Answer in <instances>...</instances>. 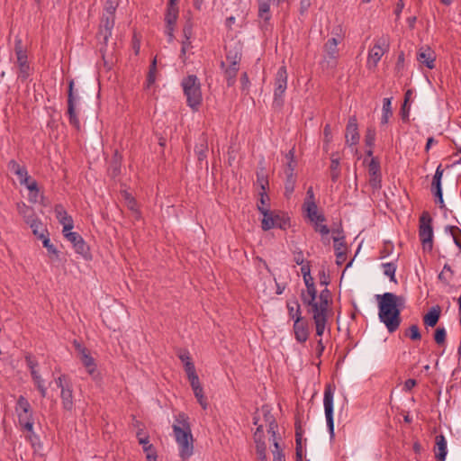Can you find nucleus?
<instances>
[{"label": "nucleus", "instance_id": "51", "mask_svg": "<svg viewBox=\"0 0 461 461\" xmlns=\"http://www.w3.org/2000/svg\"><path fill=\"white\" fill-rule=\"evenodd\" d=\"M369 185L374 191L379 190L382 187L381 173L369 175Z\"/></svg>", "mask_w": 461, "mask_h": 461}, {"label": "nucleus", "instance_id": "16", "mask_svg": "<svg viewBox=\"0 0 461 461\" xmlns=\"http://www.w3.org/2000/svg\"><path fill=\"white\" fill-rule=\"evenodd\" d=\"M346 143L349 146L357 145L359 141L357 120L355 115L350 116L346 127Z\"/></svg>", "mask_w": 461, "mask_h": 461}, {"label": "nucleus", "instance_id": "5", "mask_svg": "<svg viewBox=\"0 0 461 461\" xmlns=\"http://www.w3.org/2000/svg\"><path fill=\"white\" fill-rule=\"evenodd\" d=\"M259 212L263 215L261 228L267 231L274 228L286 230L290 227V218L286 213L271 211L269 208H259Z\"/></svg>", "mask_w": 461, "mask_h": 461}, {"label": "nucleus", "instance_id": "30", "mask_svg": "<svg viewBox=\"0 0 461 461\" xmlns=\"http://www.w3.org/2000/svg\"><path fill=\"white\" fill-rule=\"evenodd\" d=\"M190 385L194 391V394L195 398L197 399V402L202 406L203 410L207 408V400L205 396L203 395V389L200 384V381L197 380L196 382L190 383Z\"/></svg>", "mask_w": 461, "mask_h": 461}, {"label": "nucleus", "instance_id": "63", "mask_svg": "<svg viewBox=\"0 0 461 461\" xmlns=\"http://www.w3.org/2000/svg\"><path fill=\"white\" fill-rule=\"evenodd\" d=\"M296 165H297V163H296L295 160L287 161L286 167L285 168V175H290L291 174L292 176H296L295 173H294Z\"/></svg>", "mask_w": 461, "mask_h": 461}, {"label": "nucleus", "instance_id": "9", "mask_svg": "<svg viewBox=\"0 0 461 461\" xmlns=\"http://www.w3.org/2000/svg\"><path fill=\"white\" fill-rule=\"evenodd\" d=\"M15 411L21 426H23L27 431H32L33 428V421L32 419L31 404L24 396H19Z\"/></svg>", "mask_w": 461, "mask_h": 461}, {"label": "nucleus", "instance_id": "60", "mask_svg": "<svg viewBox=\"0 0 461 461\" xmlns=\"http://www.w3.org/2000/svg\"><path fill=\"white\" fill-rule=\"evenodd\" d=\"M323 138H324V143L325 146L328 147V145L332 140V133H331V128L330 124H326L323 129Z\"/></svg>", "mask_w": 461, "mask_h": 461}, {"label": "nucleus", "instance_id": "23", "mask_svg": "<svg viewBox=\"0 0 461 461\" xmlns=\"http://www.w3.org/2000/svg\"><path fill=\"white\" fill-rule=\"evenodd\" d=\"M114 26V16L103 14L101 24H100V32L99 33L103 36L104 40L106 41L112 35V30Z\"/></svg>", "mask_w": 461, "mask_h": 461}, {"label": "nucleus", "instance_id": "20", "mask_svg": "<svg viewBox=\"0 0 461 461\" xmlns=\"http://www.w3.org/2000/svg\"><path fill=\"white\" fill-rule=\"evenodd\" d=\"M8 169L17 176L20 185L27 184L28 180L31 179L26 167L21 166L15 160H11L8 163Z\"/></svg>", "mask_w": 461, "mask_h": 461}, {"label": "nucleus", "instance_id": "58", "mask_svg": "<svg viewBox=\"0 0 461 461\" xmlns=\"http://www.w3.org/2000/svg\"><path fill=\"white\" fill-rule=\"evenodd\" d=\"M14 51L16 58L27 56L26 51L23 50V41L19 37L15 38Z\"/></svg>", "mask_w": 461, "mask_h": 461}, {"label": "nucleus", "instance_id": "43", "mask_svg": "<svg viewBox=\"0 0 461 461\" xmlns=\"http://www.w3.org/2000/svg\"><path fill=\"white\" fill-rule=\"evenodd\" d=\"M382 267L384 269V274L386 276H389L391 281L396 282V280H395V272H396V268H397L396 264L393 262H389V263L383 264Z\"/></svg>", "mask_w": 461, "mask_h": 461}, {"label": "nucleus", "instance_id": "36", "mask_svg": "<svg viewBox=\"0 0 461 461\" xmlns=\"http://www.w3.org/2000/svg\"><path fill=\"white\" fill-rule=\"evenodd\" d=\"M317 290L315 285L306 286V292L302 291L301 298L303 303H312L316 300Z\"/></svg>", "mask_w": 461, "mask_h": 461}, {"label": "nucleus", "instance_id": "54", "mask_svg": "<svg viewBox=\"0 0 461 461\" xmlns=\"http://www.w3.org/2000/svg\"><path fill=\"white\" fill-rule=\"evenodd\" d=\"M381 173L380 162L376 158H372L368 164V174L375 175Z\"/></svg>", "mask_w": 461, "mask_h": 461}, {"label": "nucleus", "instance_id": "40", "mask_svg": "<svg viewBox=\"0 0 461 461\" xmlns=\"http://www.w3.org/2000/svg\"><path fill=\"white\" fill-rule=\"evenodd\" d=\"M303 433L300 427L296 428L295 430V443H296V448H295V455H296V461H303V447H302V438Z\"/></svg>", "mask_w": 461, "mask_h": 461}, {"label": "nucleus", "instance_id": "2", "mask_svg": "<svg viewBox=\"0 0 461 461\" xmlns=\"http://www.w3.org/2000/svg\"><path fill=\"white\" fill-rule=\"evenodd\" d=\"M59 224L62 226L61 233L64 240L69 243L76 254L86 259L90 257L89 246L81 234L74 230V219L66 211H59Z\"/></svg>", "mask_w": 461, "mask_h": 461}, {"label": "nucleus", "instance_id": "41", "mask_svg": "<svg viewBox=\"0 0 461 461\" xmlns=\"http://www.w3.org/2000/svg\"><path fill=\"white\" fill-rule=\"evenodd\" d=\"M330 179L332 182L336 183L339 177L340 170H339V160L338 158H331L330 161Z\"/></svg>", "mask_w": 461, "mask_h": 461}, {"label": "nucleus", "instance_id": "64", "mask_svg": "<svg viewBox=\"0 0 461 461\" xmlns=\"http://www.w3.org/2000/svg\"><path fill=\"white\" fill-rule=\"evenodd\" d=\"M41 199V194H40L39 189L32 191L31 193H28V200L31 203H36L40 202Z\"/></svg>", "mask_w": 461, "mask_h": 461}, {"label": "nucleus", "instance_id": "29", "mask_svg": "<svg viewBox=\"0 0 461 461\" xmlns=\"http://www.w3.org/2000/svg\"><path fill=\"white\" fill-rule=\"evenodd\" d=\"M207 150H208L207 138L204 134H202L199 138L198 143H196L195 147H194V152H195L197 158L200 162L203 161L206 158Z\"/></svg>", "mask_w": 461, "mask_h": 461}, {"label": "nucleus", "instance_id": "4", "mask_svg": "<svg viewBox=\"0 0 461 461\" xmlns=\"http://www.w3.org/2000/svg\"><path fill=\"white\" fill-rule=\"evenodd\" d=\"M187 105L194 111L199 110L202 104L201 84L195 75H189L181 83Z\"/></svg>", "mask_w": 461, "mask_h": 461}, {"label": "nucleus", "instance_id": "3", "mask_svg": "<svg viewBox=\"0 0 461 461\" xmlns=\"http://www.w3.org/2000/svg\"><path fill=\"white\" fill-rule=\"evenodd\" d=\"M173 432L179 447V456L183 460L188 459L193 455V435L188 416L181 412L176 417L173 424Z\"/></svg>", "mask_w": 461, "mask_h": 461}, {"label": "nucleus", "instance_id": "10", "mask_svg": "<svg viewBox=\"0 0 461 461\" xmlns=\"http://www.w3.org/2000/svg\"><path fill=\"white\" fill-rule=\"evenodd\" d=\"M333 396L334 389L330 384H327L324 390L323 405L330 439L334 438Z\"/></svg>", "mask_w": 461, "mask_h": 461}, {"label": "nucleus", "instance_id": "35", "mask_svg": "<svg viewBox=\"0 0 461 461\" xmlns=\"http://www.w3.org/2000/svg\"><path fill=\"white\" fill-rule=\"evenodd\" d=\"M393 115L392 111V97H386L383 100V114L381 118V123L386 124L389 118Z\"/></svg>", "mask_w": 461, "mask_h": 461}, {"label": "nucleus", "instance_id": "42", "mask_svg": "<svg viewBox=\"0 0 461 461\" xmlns=\"http://www.w3.org/2000/svg\"><path fill=\"white\" fill-rule=\"evenodd\" d=\"M157 74V59L154 58L149 66V73L147 76V87H150L156 81Z\"/></svg>", "mask_w": 461, "mask_h": 461}, {"label": "nucleus", "instance_id": "6", "mask_svg": "<svg viewBox=\"0 0 461 461\" xmlns=\"http://www.w3.org/2000/svg\"><path fill=\"white\" fill-rule=\"evenodd\" d=\"M288 73L285 66H281L274 79V99L273 105L282 107L284 104V96L287 89Z\"/></svg>", "mask_w": 461, "mask_h": 461}, {"label": "nucleus", "instance_id": "22", "mask_svg": "<svg viewBox=\"0 0 461 461\" xmlns=\"http://www.w3.org/2000/svg\"><path fill=\"white\" fill-rule=\"evenodd\" d=\"M254 440L256 443L257 454L260 459L267 458L266 456V443L264 441V431L263 425H258V428L254 433Z\"/></svg>", "mask_w": 461, "mask_h": 461}, {"label": "nucleus", "instance_id": "59", "mask_svg": "<svg viewBox=\"0 0 461 461\" xmlns=\"http://www.w3.org/2000/svg\"><path fill=\"white\" fill-rule=\"evenodd\" d=\"M330 297V292L329 289L325 288L322 290L319 295L320 303L329 307V299Z\"/></svg>", "mask_w": 461, "mask_h": 461}, {"label": "nucleus", "instance_id": "12", "mask_svg": "<svg viewBox=\"0 0 461 461\" xmlns=\"http://www.w3.org/2000/svg\"><path fill=\"white\" fill-rule=\"evenodd\" d=\"M25 362H26L27 367L30 369L31 375L32 377L34 384H36L37 388L41 392V395L45 396L46 386H45L44 380L41 378V376L39 374L37 360L35 359V357L32 355H27L25 357Z\"/></svg>", "mask_w": 461, "mask_h": 461}, {"label": "nucleus", "instance_id": "34", "mask_svg": "<svg viewBox=\"0 0 461 461\" xmlns=\"http://www.w3.org/2000/svg\"><path fill=\"white\" fill-rule=\"evenodd\" d=\"M444 173V169L441 167V165H439L435 172V175L432 179L431 183V192L433 194L437 193L439 194V192H442L441 187V179Z\"/></svg>", "mask_w": 461, "mask_h": 461}, {"label": "nucleus", "instance_id": "14", "mask_svg": "<svg viewBox=\"0 0 461 461\" xmlns=\"http://www.w3.org/2000/svg\"><path fill=\"white\" fill-rule=\"evenodd\" d=\"M226 60L233 66H240L242 57V45L239 41H231L225 46Z\"/></svg>", "mask_w": 461, "mask_h": 461}, {"label": "nucleus", "instance_id": "28", "mask_svg": "<svg viewBox=\"0 0 461 461\" xmlns=\"http://www.w3.org/2000/svg\"><path fill=\"white\" fill-rule=\"evenodd\" d=\"M17 64L19 67L18 79L25 81L31 75V68L27 61V56L18 57Z\"/></svg>", "mask_w": 461, "mask_h": 461}, {"label": "nucleus", "instance_id": "26", "mask_svg": "<svg viewBox=\"0 0 461 461\" xmlns=\"http://www.w3.org/2000/svg\"><path fill=\"white\" fill-rule=\"evenodd\" d=\"M177 0H169L167 3V12L165 14V22L169 26L175 25L178 18Z\"/></svg>", "mask_w": 461, "mask_h": 461}, {"label": "nucleus", "instance_id": "11", "mask_svg": "<svg viewBox=\"0 0 461 461\" xmlns=\"http://www.w3.org/2000/svg\"><path fill=\"white\" fill-rule=\"evenodd\" d=\"M73 87L74 81L70 80L68 84V114L70 124L78 130L80 128V122L76 113V105L79 97L74 93Z\"/></svg>", "mask_w": 461, "mask_h": 461}, {"label": "nucleus", "instance_id": "18", "mask_svg": "<svg viewBox=\"0 0 461 461\" xmlns=\"http://www.w3.org/2000/svg\"><path fill=\"white\" fill-rule=\"evenodd\" d=\"M77 348L78 350L79 357L84 366L86 368L89 375H94L95 372L96 365L95 359L90 356L89 350L85 347L77 344Z\"/></svg>", "mask_w": 461, "mask_h": 461}, {"label": "nucleus", "instance_id": "38", "mask_svg": "<svg viewBox=\"0 0 461 461\" xmlns=\"http://www.w3.org/2000/svg\"><path fill=\"white\" fill-rule=\"evenodd\" d=\"M296 184V176L285 175V196L289 198L294 191Z\"/></svg>", "mask_w": 461, "mask_h": 461}, {"label": "nucleus", "instance_id": "27", "mask_svg": "<svg viewBox=\"0 0 461 461\" xmlns=\"http://www.w3.org/2000/svg\"><path fill=\"white\" fill-rule=\"evenodd\" d=\"M441 309L438 305L433 306L424 315L423 321L428 327H435L440 318Z\"/></svg>", "mask_w": 461, "mask_h": 461}, {"label": "nucleus", "instance_id": "39", "mask_svg": "<svg viewBox=\"0 0 461 461\" xmlns=\"http://www.w3.org/2000/svg\"><path fill=\"white\" fill-rule=\"evenodd\" d=\"M139 443L142 446L143 451L146 454V458H148V455H157V450L155 447L151 443H149V436H145L144 438H139Z\"/></svg>", "mask_w": 461, "mask_h": 461}, {"label": "nucleus", "instance_id": "24", "mask_svg": "<svg viewBox=\"0 0 461 461\" xmlns=\"http://www.w3.org/2000/svg\"><path fill=\"white\" fill-rule=\"evenodd\" d=\"M436 445L434 447L435 457L438 461H445L447 454V439L443 434L436 436Z\"/></svg>", "mask_w": 461, "mask_h": 461}, {"label": "nucleus", "instance_id": "17", "mask_svg": "<svg viewBox=\"0 0 461 461\" xmlns=\"http://www.w3.org/2000/svg\"><path fill=\"white\" fill-rule=\"evenodd\" d=\"M417 60L428 68L432 69L435 68V52L428 46L421 47L417 52Z\"/></svg>", "mask_w": 461, "mask_h": 461}, {"label": "nucleus", "instance_id": "15", "mask_svg": "<svg viewBox=\"0 0 461 461\" xmlns=\"http://www.w3.org/2000/svg\"><path fill=\"white\" fill-rule=\"evenodd\" d=\"M297 317L294 323V332L295 339L300 343H304L309 338L308 323L303 320L302 312L297 309Z\"/></svg>", "mask_w": 461, "mask_h": 461}, {"label": "nucleus", "instance_id": "50", "mask_svg": "<svg viewBox=\"0 0 461 461\" xmlns=\"http://www.w3.org/2000/svg\"><path fill=\"white\" fill-rule=\"evenodd\" d=\"M39 240H42L43 247L48 249L49 253L54 254V255H56L58 253L56 248L54 247L53 244L50 243V240L46 234L41 232L40 236H39Z\"/></svg>", "mask_w": 461, "mask_h": 461}, {"label": "nucleus", "instance_id": "45", "mask_svg": "<svg viewBox=\"0 0 461 461\" xmlns=\"http://www.w3.org/2000/svg\"><path fill=\"white\" fill-rule=\"evenodd\" d=\"M27 224L30 225L33 234L38 238L41 232L44 234L47 232V230L45 229L43 224L37 218L33 219L32 221L27 222Z\"/></svg>", "mask_w": 461, "mask_h": 461}, {"label": "nucleus", "instance_id": "55", "mask_svg": "<svg viewBox=\"0 0 461 461\" xmlns=\"http://www.w3.org/2000/svg\"><path fill=\"white\" fill-rule=\"evenodd\" d=\"M375 141V131L368 128L365 135V143L368 148H373Z\"/></svg>", "mask_w": 461, "mask_h": 461}, {"label": "nucleus", "instance_id": "25", "mask_svg": "<svg viewBox=\"0 0 461 461\" xmlns=\"http://www.w3.org/2000/svg\"><path fill=\"white\" fill-rule=\"evenodd\" d=\"M305 305L310 307L309 312H312V319L315 321V318H322L323 320L328 319V306H325L320 303H317L314 300L312 303H303Z\"/></svg>", "mask_w": 461, "mask_h": 461}, {"label": "nucleus", "instance_id": "46", "mask_svg": "<svg viewBox=\"0 0 461 461\" xmlns=\"http://www.w3.org/2000/svg\"><path fill=\"white\" fill-rule=\"evenodd\" d=\"M184 367H185V371L186 373L188 381L190 383L196 382L197 380H199V377H198V375L196 374L194 364L193 362L192 363H185Z\"/></svg>", "mask_w": 461, "mask_h": 461}, {"label": "nucleus", "instance_id": "19", "mask_svg": "<svg viewBox=\"0 0 461 461\" xmlns=\"http://www.w3.org/2000/svg\"><path fill=\"white\" fill-rule=\"evenodd\" d=\"M59 387H61L60 396L62 399L63 408L66 411H71L74 406L72 388L68 384H63L61 377H59Z\"/></svg>", "mask_w": 461, "mask_h": 461}, {"label": "nucleus", "instance_id": "53", "mask_svg": "<svg viewBox=\"0 0 461 461\" xmlns=\"http://www.w3.org/2000/svg\"><path fill=\"white\" fill-rule=\"evenodd\" d=\"M344 239H345L344 236L333 237L335 253L347 250V246L344 241Z\"/></svg>", "mask_w": 461, "mask_h": 461}, {"label": "nucleus", "instance_id": "21", "mask_svg": "<svg viewBox=\"0 0 461 461\" xmlns=\"http://www.w3.org/2000/svg\"><path fill=\"white\" fill-rule=\"evenodd\" d=\"M303 208L306 212V215L312 222L317 223V221H324L325 216L318 212V206L315 202L304 201Z\"/></svg>", "mask_w": 461, "mask_h": 461}, {"label": "nucleus", "instance_id": "31", "mask_svg": "<svg viewBox=\"0 0 461 461\" xmlns=\"http://www.w3.org/2000/svg\"><path fill=\"white\" fill-rule=\"evenodd\" d=\"M18 213L24 219L25 222L32 221L33 219L37 218L33 208L28 206L23 202L17 203Z\"/></svg>", "mask_w": 461, "mask_h": 461}, {"label": "nucleus", "instance_id": "37", "mask_svg": "<svg viewBox=\"0 0 461 461\" xmlns=\"http://www.w3.org/2000/svg\"><path fill=\"white\" fill-rule=\"evenodd\" d=\"M445 232L449 233L456 247L461 250V230L457 226H446Z\"/></svg>", "mask_w": 461, "mask_h": 461}, {"label": "nucleus", "instance_id": "44", "mask_svg": "<svg viewBox=\"0 0 461 461\" xmlns=\"http://www.w3.org/2000/svg\"><path fill=\"white\" fill-rule=\"evenodd\" d=\"M322 221H317V223H314V230L315 231L319 232L322 236V241L324 244H329L330 240L329 239H326L325 237L328 236V234L330 232V228L325 225L321 224Z\"/></svg>", "mask_w": 461, "mask_h": 461}, {"label": "nucleus", "instance_id": "7", "mask_svg": "<svg viewBox=\"0 0 461 461\" xmlns=\"http://www.w3.org/2000/svg\"><path fill=\"white\" fill-rule=\"evenodd\" d=\"M419 237L423 249L431 250L433 247L432 218L429 212L424 211L420 217Z\"/></svg>", "mask_w": 461, "mask_h": 461}, {"label": "nucleus", "instance_id": "62", "mask_svg": "<svg viewBox=\"0 0 461 461\" xmlns=\"http://www.w3.org/2000/svg\"><path fill=\"white\" fill-rule=\"evenodd\" d=\"M183 34L185 40L190 41V38L193 34V24L191 22H187L183 28Z\"/></svg>", "mask_w": 461, "mask_h": 461}, {"label": "nucleus", "instance_id": "33", "mask_svg": "<svg viewBox=\"0 0 461 461\" xmlns=\"http://www.w3.org/2000/svg\"><path fill=\"white\" fill-rule=\"evenodd\" d=\"M239 69L240 66H233V64H229L228 68H225L224 77L228 86H234Z\"/></svg>", "mask_w": 461, "mask_h": 461}, {"label": "nucleus", "instance_id": "52", "mask_svg": "<svg viewBox=\"0 0 461 461\" xmlns=\"http://www.w3.org/2000/svg\"><path fill=\"white\" fill-rule=\"evenodd\" d=\"M405 335L409 337L411 340H420L421 339L420 329L416 324L411 325L408 330L406 331Z\"/></svg>", "mask_w": 461, "mask_h": 461}, {"label": "nucleus", "instance_id": "1", "mask_svg": "<svg viewBox=\"0 0 461 461\" xmlns=\"http://www.w3.org/2000/svg\"><path fill=\"white\" fill-rule=\"evenodd\" d=\"M375 297L380 321L385 325L390 333L396 331L402 321L401 312L405 307V298L390 292L377 294Z\"/></svg>", "mask_w": 461, "mask_h": 461}, {"label": "nucleus", "instance_id": "48", "mask_svg": "<svg viewBox=\"0 0 461 461\" xmlns=\"http://www.w3.org/2000/svg\"><path fill=\"white\" fill-rule=\"evenodd\" d=\"M288 314L290 318H292L294 321H295V318L297 317V309L301 312L300 304L297 300H294L293 302H287L286 304Z\"/></svg>", "mask_w": 461, "mask_h": 461}, {"label": "nucleus", "instance_id": "32", "mask_svg": "<svg viewBox=\"0 0 461 461\" xmlns=\"http://www.w3.org/2000/svg\"><path fill=\"white\" fill-rule=\"evenodd\" d=\"M257 2L258 5V17L266 22H268L271 19V0H257Z\"/></svg>", "mask_w": 461, "mask_h": 461}, {"label": "nucleus", "instance_id": "47", "mask_svg": "<svg viewBox=\"0 0 461 461\" xmlns=\"http://www.w3.org/2000/svg\"><path fill=\"white\" fill-rule=\"evenodd\" d=\"M257 183L260 186L262 192L266 191L268 186V179L263 167L257 171Z\"/></svg>", "mask_w": 461, "mask_h": 461}, {"label": "nucleus", "instance_id": "8", "mask_svg": "<svg viewBox=\"0 0 461 461\" xmlns=\"http://www.w3.org/2000/svg\"><path fill=\"white\" fill-rule=\"evenodd\" d=\"M390 41L388 35H382L375 41L373 48L368 51L367 67L375 68L381 58L389 51Z\"/></svg>", "mask_w": 461, "mask_h": 461}, {"label": "nucleus", "instance_id": "13", "mask_svg": "<svg viewBox=\"0 0 461 461\" xmlns=\"http://www.w3.org/2000/svg\"><path fill=\"white\" fill-rule=\"evenodd\" d=\"M339 41L336 38L329 39L324 44V61L327 62L328 66L334 68L337 65V59L339 58Z\"/></svg>", "mask_w": 461, "mask_h": 461}, {"label": "nucleus", "instance_id": "61", "mask_svg": "<svg viewBox=\"0 0 461 461\" xmlns=\"http://www.w3.org/2000/svg\"><path fill=\"white\" fill-rule=\"evenodd\" d=\"M240 84H241V90L248 92L249 88V86H250V81H249L248 73L247 72H243L241 74V77H240Z\"/></svg>", "mask_w": 461, "mask_h": 461}, {"label": "nucleus", "instance_id": "49", "mask_svg": "<svg viewBox=\"0 0 461 461\" xmlns=\"http://www.w3.org/2000/svg\"><path fill=\"white\" fill-rule=\"evenodd\" d=\"M447 331L444 327H438L434 333V340L438 345H443L446 341Z\"/></svg>", "mask_w": 461, "mask_h": 461}, {"label": "nucleus", "instance_id": "57", "mask_svg": "<svg viewBox=\"0 0 461 461\" xmlns=\"http://www.w3.org/2000/svg\"><path fill=\"white\" fill-rule=\"evenodd\" d=\"M260 198L257 204L258 210L259 211V208H269V197L266 191L259 193Z\"/></svg>", "mask_w": 461, "mask_h": 461}, {"label": "nucleus", "instance_id": "56", "mask_svg": "<svg viewBox=\"0 0 461 461\" xmlns=\"http://www.w3.org/2000/svg\"><path fill=\"white\" fill-rule=\"evenodd\" d=\"M314 323L316 327V335L321 337L326 328L327 320H323L322 318L320 319L317 317L315 318Z\"/></svg>", "mask_w": 461, "mask_h": 461}]
</instances>
